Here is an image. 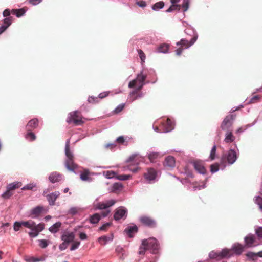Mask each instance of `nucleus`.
<instances>
[{
    "mask_svg": "<svg viewBox=\"0 0 262 262\" xmlns=\"http://www.w3.org/2000/svg\"><path fill=\"white\" fill-rule=\"evenodd\" d=\"M38 125V120L36 118H34L30 120L26 126V130L28 129H34L36 128Z\"/></svg>",
    "mask_w": 262,
    "mask_h": 262,
    "instance_id": "nucleus-23",
    "label": "nucleus"
},
{
    "mask_svg": "<svg viewBox=\"0 0 262 262\" xmlns=\"http://www.w3.org/2000/svg\"><path fill=\"white\" fill-rule=\"evenodd\" d=\"M123 186L120 182H116L113 183L108 188L109 192L117 193L121 191Z\"/></svg>",
    "mask_w": 262,
    "mask_h": 262,
    "instance_id": "nucleus-19",
    "label": "nucleus"
},
{
    "mask_svg": "<svg viewBox=\"0 0 262 262\" xmlns=\"http://www.w3.org/2000/svg\"><path fill=\"white\" fill-rule=\"evenodd\" d=\"M24 260L26 262H39L44 261L43 258H36L33 256H26L24 258Z\"/></svg>",
    "mask_w": 262,
    "mask_h": 262,
    "instance_id": "nucleus-34",
    "label": "nucleus"
},
{
    "mask_svg": "<svg viewBox=\"0 0 262 262\" xmlns=\"http://www.w3.org/2000/svg\"><path fill=\"white\" fill-rule=\"evenodd\" d=\"M138 53L139 56L140 57V58L142 62V63L144 62L145 58H146V56H145V55L143 51L142 50L140 49V50H138Z\"/></svg>",
    "mask_w": 262,
    "mask_h": 262,
    "instance_id": "nucleus-60",
    "label": "nucleus"
},
{
    "mask_svg": "<svg viewBox=\"0 0 262 262\" xmlns=\"http://www.w3.org/2000/svg\"><path fill=\"white\" fill-rule=\"evenodd\" d=\"M234 117L233 115H227L221 124V128L224 131L232 130Z\"/></svg>",
    "mask_w": 262,
    "mask_h": 262,
    "instance_id": "nucleus-5",
    "label": "nucleus"
},
{
    "mask_svg": "<svg viewBox=\"0 0 262 262\" xmlns=\"http://www.w3.org/2000/svg\"><path fill=\"white\" fill-rule=\"evenodd\" d=\"M77 111H75L69 114L67 119L68 123L73 122L76 125H80L83 122L81 119H77Z\"/></svg>",
    "mask_w": 262,
    "mask_h": 262,
    "instance_id": "nucleus-8",
    "label": "nucleus"
},
{
    "mask_svg": "<svg viewBox=\"0 0 262 262\" xmlns=\"http://www.w3.org/2000/svg\"><path fill=\"white\" fill-rule=\"evenodd\" d=\"M235 140V137L233 136L232 130L227 131L225 134L224 142L226 143H230Z\"/></svg>",
    "mask_w": 262,
    "mask_h": 262,
    "instance_id": "nucleus-26",
    "label": "nucleus"
},
{
    "mask_svg": "<svg viewBox=\"0 0 262 262\" xmlns=\"http://www.w3.org/2000/svg\"><path fill=\"white\" fill-rule=\"evenodd\" d=\"M210 259H217V258H220V252H216L214 251H211L208 255Z\"/></svg>",
    "mask_w": 262,
    "mask_h": 262,
    "instance_id": "nucleus-51",
    "label": "nucleus"
},
{
    "mask_svg": "<svg viewBox=\"0 0 262 262\" xmlns=\"http://www.w3.org/2000/svg\"><path fill=\"white\" fill-rule=\"evenodd\" d=\"M140 221L144 225L149 227H155L156 226V221L147 216H142L140 217Z\"/></svg>",
    "mask_w": 262,
    "mask_h": 262,
    "instance_id": "nucleus-14",
    "label": "nucleus"
},
{
    "mask_svg": "<svg viewBox=\"0 0 262 262\" xmlns=\"http://www.w3.org/2000/svg\"><path fill=\"white\" fill-rule=\"evenodd\" d=\"M244 247L245 248H249L256 247L258 245L256 243V238L254 234L252 233L248 234L244 237Z\"/></svg>",
    "mask_w": 262,
    "mask_h": 262,
    "instance_id": "nucleus-7",
    "label": "nucleus"
},
{
    "mask_svg": "<svg viewBox=\"0 0 262 262\" xmlns=\"http://www.w3.org/2000/svg\"><path fill=\"white\" fill-rule=\"evenodd\" d=\"M138 231V228L136 225L127 226L124 230V232L127 235V236L132 238L134 237V234Z\"/></svg>",
    "mask_w": 262,
    "mask_h": 262,
    "instance_id": "nucleus-17",
    "label": "nucleus"
},
{
    "mask_svg": "<svg viewBox=\"0 0 262 262\" xmlns=\"http://www.w3.org/2000/svg\"><path fill=\"white\" fill-rule=\"evenodd\" d=\"M245 247L238 243L232 245L231 248V251H233L236 255H240L244 251Z\"/></svg>",
    "mask_w": 262,
    "mask_h": 262,
    "instance_id": "nucleus-20",
    "label": "nucleus"
},
{
    "mask_svg": "<svg viewBox=\"0 0 262 262\" xmlns=\"http://www.w3.org/2000/svg\"><path fill=\"white\" fill-rule=\"evenodd\" d=\"M112 225L111 222H106L103 224L101 227L99 228V230L101 231H106L108 227Z\"/></svg>",
    "mask_w": 262,
    "mask_h": 262,
    "instance_id": "nucleus-61",
    "label": "nucleus"
},
{
    "mask_svg": "<svg viewBox=\"0 0 262 262\" xmlns=\"http://www.w3.org/2000/svg\"><path fill=\"white\" fill-rule=\"evenodd\" d=\"M182 7L184 8L183 12L187 11L189 7V2L188 0H184L182 4Z\"/></svg>",
    "mask_w": 262,
    "mask_h": 262,
    "instance_id": "nucleus-59",
    "label": "nucleus"
},
{
    "mask_svg": "<svg viewBox=\"0 0 262 262\" xmlns=\"http://www.w3.org/2000/svg\"><path fill=\"white\" fill-rule=\"evenodd\" d=\"M80 244V242L79 241H76L72 244L70 247L71 251H74L77 249Z\"/></svg>",
    "mask_w": 262,
    "mask_h": 262,
    "instance_id": "nucleus-62",
    "label": "nucleus"
},
{
    "mask_svg": "<svg viewBox=\"0 0 262 262\" xmlns=\"http://www.w3.org/2000/svg\"><path fill=\"white\" fill-rule=\"evenodd\" d=\"M258 122V118L255 119V120L253 121V123L250 124H248L247 125H245L243 126L239 127L236 131V134H240L246 130H247L248 128L251 127L253 126L257 122Z\"/></svg>",
    "mask_w": 262,
    "mask_h": 262,
    "instance_id": "nucleus-27",
    "label": "nucleus"
},
{
    "mask_svg": "<svg viewBox=\"0 0 262 262\" xmlns=\"http://www.w3.org/2000/svg\"><path fill=\"white\" fill-rule=\"evenodd\" d=\"M190 44V41H188V40L186 39H181L180 41L177 42L176 43V45L178 46L184 47L185 49H188L190 47H188Z\"/></svg>",
    "mask_w": 262,
    "mask_h": 262,
    "instance_id": "nucleus-37",
    "label": "nucleus"
},
{
    "mask_svg": "<svg viewBox=\"0 0 262 262\" xmlns=\"http://www.w3.org/2000/svg\"><path fill=\"white\" fill-rule=\"evenodd\" d=\"M246 256L247 258L251 260H254L257 257L256 253L253 252H248L246 254Z\"/></svg>",
    "mask_w": 262,
    "mask_h": 262,
    "instance_id": "nucleus-49",
    "label": "nucleus"
},
{
    "mask_svg": "<svg viewBox=\"0 0 262 262\" xmlns=\"http://www.w3.org/2000/svg\"><path fill=\"white\" fill-rule=\"evenodd\" d=\"M210 172L212 174H213L216 172H217L219 170V163H215L213 164H211L210 166Z\"/></svg>",
    "mask_w": 262,
    "mask_h": 262,
    "instance_id": "nucleus-46",
    "label": "nucleus"
},
{
    "mask_svg": "<svg viewBox=\"0 0 262 262\" xmlns=\"http://www.w3.org/2000/svg\"><path fill=\"white\" fill-rule=\"evenodd\" d=\"M26 9L25 8L20 9H13L11 10L12 13L14 14L17 17H20L25 15L26 12Z\"/></svg>",
    "mask_w": 262,
    "mask_h": 262,
    "instance_id": "nucleus-29",
    "label": "nucleus"
},
{
    "mask_svg": "<svg viewBox=\"0 0 262 262\" xmlns=\"http://www.w3.org/2000/svg\"><path fill=\"white\" fill-rule=\"evenodd\" d=\"M144 177L148 183H154L158 180V172L153 168H147V171L144 174Z\"/></svg>",
    "mask_w": 262,
    "mask_h": 262,
    "instance_id": "nucleus-4",
    "label": "nucleus"
},
{
    "mask_svg": "<svg viewBox=\"0 0 262 262\" xmlns=\"http://www.w3.org/2000/svg\"><path fill=\"white\" fill-rule=\"evenodd\" d=\"M21 224L22 226H24L30 229L35 224V222L32 221H21Z\"/></svg>",
    "mask_w": 262,
    "mask_h": 262,
    "instance_id": "nucleus-47",
    "label": "nucleus"
},
{
    "mask_svg": "<svg viewBox=\"0 0 262 262\" xmlns=\"http://www.w3.org/2000/svg\"><path fill=\"white\" fill-rule=\"evenodd\" d=\"M79 211L80 208L77 207H72L68 210V214L71 215H74L77 214Z\"/></svg>",
    "mask_w": 262,
    "mask_h": 262,
    "instance_id": "nucleus-44",
    "label": "nucleus"
},
{
    "mask_svg": "<svg viewBox=\"0 0 262 262\" xmlns=\"http://www.w3.org/2000/svg\"><path fill=\"white\" fill-rule=\"evenodd\" d=\"M131 177V176L129 174H121L116 176V179L121 181H124L128 180Z\"/></svg>",
    "mask_w": 262,
    "mask_h": 262,
    "instance_id": "nucleus-54",
    "label": "nucleus"
},
{
    "mask_svg": "<svg viewBox=\"0 0 262 262\" xmlns=\"http://www.w3.org/2000/svg\"><path fill=\"white\" fill-rule=\"evenodd\" d=\"M10 191L11 190H9L7 188L6 191L2 194V197L5 199H9L12 195V193H11Z\"/></svg>",
    "mask_w": 262,
    "mask_h": 262,
    "instance_id": "nucleus-56",
    "label": "nucleus"
},
{
    "mask_svg": "<svg viewBox=\"0 0 262 262\" xmlns=\"http://www.w3.org/2000/svg\"><path fill=\"white\" fill-rule=\"evenodd\" d=\"M60 193L58 191L51 192L47 195L46 198L50 206H54L57 199L60 195Z\"/></svg>",
    "mask_w": 262,
    "mask_h": 262,
    "instance_id": "nucleus-16",
    "label": "nucleus"
},
{
    "mask_svg": "<svg viewBox=\"0 0 262 262\" xmlns=\"http://www.w3.org/2000/svg\"><path fill=\"white\" fill-rule=\"evenodd\" d=\"M113 234L111 233L109 236L104 235L100 236L98 238V242L101 245H105L107 243L112 242L113 240Z\"/></svg>",
    "mask_w": 262,
    "mask_h": 262,
    "instance_id": "nucleus-22",
    "label": "nucleus"
},
{
    "mask_svg": "<svg viewBox=\"0 0 262 262\" xmlns=\"http://www.w3.org/2000/svg\"><path fill=\"white\" fill-rule=\"evenodd\" d=\"M98 198H97L96 199V201L94 202L93 204H94V209L95 210H104V209L107 210L105 202H102L96 203V201H98Z\"/></svg>",
    "mask_w": 262,
    "mask_h": 262,
    "instance_id": "nucleus-30",
    "label": "nucleus"
},
{
    "mask_svg": "<svg viewBox=\"0 0 262 262\" xmlns=\"http://www.w3.org/2000/svg\"><path fill=\"white\" fill-rule=\"evenodd\" d=\"M101 219V216L98 213H96L91 216L90 222L92 224H97Z\"/></svg>",
    "mask_w": 262,
    "mask_h": 262,
    "instance_id": "nucleus-33",
    "label": "nucleus"
},
{
    "mask_svg": "<svg viewBox=\"0 0 262 262\" xmlns=\"http://www.w3.org/2000/svg\"><path fill=\"white\" fill-rule=\"evenodd\" d=\"M190 163L193 166L194 169L199 174L204 175L206 173V169L202 164V163L198 161H193Z\"/></svg>",
    "mask_w": 262,
    "mask_h": 262,
    "instance_id": "nucleus-13",
    "label": "nucleus"
},
{
    "mask_svg": "<svg viewBox=\"0 0 262 262\" xmlns=\"http://www.w3.org/2000/svg\"><path fill=\"white\" fill-rule=\"evenodd\" d=\"M125 106L124 103H121L119 104L114 110V112L115 114H118L121 112Z\"/></svg>",
    "mask_w": 262,
    "mask_h": 262,
    "instance_id": "nucleus-57",
    "label": "nucleus"
},
{
    "mask_svg": "<svg viewBox=\"0 0 262 262\" xmlns=\"http://www.w3.org/2000/svg\"><path fill=\"white\" fill-rule=\"evenodd\" d=\"M238 156L234 149H230L224 153L221 158L220 164L222 166L221 169L224 170L227 166L233 164L238 159Z\"/></svg>",
    "mask_w": 262,
    "mask_h": 262,
    "instance_id": "nucleus-1",
    "label": "nucleus"
},
{
    "mask_svg": "<svg viewBox=\"0 0 262 262\" xmlns=\"http://www.w3.org/2000/svg\"><path fill=\"white\" fill-rule=\"evenodd\" d=\"M163 124L164 126L163 133H168L174 129V123L170 119L167 118L163 120Z\"/></svg>",
    "mask_w": 262,
    "mask_h": 262,
    "instance_id": "nucleus-12",
    "label": "nucleus"
},
{
    "mask_svg": "<svg viewBox=\"0 0 262 262\" xmlns=\"http://www.w3.org/2000/svg\"><path fill=\"white\" fill-rule=\"evenodd\" d=\"M43 210V207L40 206H37L33 208L31 211V215H33L34 216L32 218H35L38 216V215L42 212Z\"/></svg>",
    "mask_w": 262,
    "mask_h": 262,
    "instance_id": "nucleus-25",
    "label": "nucleus"
},
{
    "mask_svg": "<svg viewBox=\"0 0 262 262\" xmlns=\"http://www.w3.org/2000/svg\"><path fill=\"white\" fill-rule=\"evenodd\" d=\"M185 32L186 34L190 36H192L190 40V44L188 47L192 46L196 41L198 35L195 30L191 27H188L185 30Z\"/></svg>",
    "mask_w": 262,
    "mask_h": 262,
    "instance_id": "nucleus-10",
    "label": "nucleus"
},
{
    "mask_svg": "<svg viewBox=\"0 0 262 262\" xmlns=\"http://www.w3.org/2000/svg\"><path fill=\"white\" fill-rule=\"evenodd\" d=\"M21 183L18 182H14L9 184L7 188L10 190H13L20 186Z\"/></svg>",
    "mask_w": 262,
    "mask_h": 262,
    "instance_id": "nucleus-40",
    "label": "nucleus"
},
{
    "mask_svg": "<svg viewBox=\"0 0 262 262\" xmlns=\"http://www.w3.org/2000/svg\"><path fill=\"white\" fill-rule=\"evenodd\" d=\"M220 258H229L233 256V254L231 251V249L224 248L220 252Z\"/></svg>",
    "mask_w": 262,
    "mask_h": 262,
    "instance_id": "nucleus-24",
    "label": "nucleus"
},
{
    "mask_svg": "<svg viewBox=\"0 0 262 262\" xmlns=\"http://www.w3.org/2000/svg\"><path fill=\"white\" fill-rule=\"evenodd\" d=\"M216 151V146L215 145H214L211 149L209 157L211 161H213L215 159Z\"/></svg>",
    "mask_w": 262,
    "mask_h": 262,
    "instance_id": "nucleus-43",
    "label": "nucleus"
},
{
    "mask_svg": "<svg viewBox=\"0 0 262 262\" xmlns=\"http://www.w3.org/2000/svg\"><path fill=\"white\" fill-rule=\"evenodd\" d=\"M255 234L259 239H262V227H255Z\"/></svg>",
    "mask_w": 262,
    "mask_h": 262,
    "instance_id": "nucleus-50",
    "label": "nucleus"
},
{
    "mask_svg": "<svg viewBox=\"0 0 262 262\" xmlns=\"http://www.w3.org/2000/svg\"><path fill=\"white\" fill-rule=\"evenodd\" d=\"M146 77L147 75L146 74H143L142 70L140 73L138 74L135 79H134L129 82L128 83V87L129 88H134V86L136 85V83L138 82L145 83V80Z\"/></svg>",
    "mask_w": 262,
    "mask_h": 262,
    "instance_id": "nucleus-11",
    "label": "nucleus"
},
{
    "mask_svg": "<svg viewBox=\"0 0 262 262\" xmlns=\"http://www.w3.org/2000/svg\"><path fill=\"white\" fill-rule=\"evenodd\" d=\"M30 229L31 231L28 233V234L30 237L35 238L38 235L39 232L34 226L31 228Z\"/></svg>",
    "mask_w": 262,
    "mask_h": 262,
    "instance_id": "nucleus-42",
    "label": "nucleus"
},
{
    "mask_svg": "<svg viewBox=\"0 0 262 262\" xmlns=\"http://www.w3.org/2000/svg\"><path fill=\"white\" fill-rule=\"evenodd\" d=\"M144 96V94L142 92L137 93L135 95L132 96L128 95V99L130 102H133L134 101L142 98Z\"/></svg>",
    "mask_w": 262,
    "mask_h": 262,
    "instance_id": "nucleus-39",
    "label": "nucleus"
},
{
    "mask_svg": "<svg viewBox=\"0 0 262 262\" xmlns=\"http://www.w3.org/2000/svg\"><path fill=\"white\" fill-rule=\"evenodd\" d=\"M74 238L75 235L73 232L65 233L61 236V239L68 244L73 242Z\"/></svg>",
    "mask_w": 262,
    "mask_h": 262,
    "instance_id": "nucleus-21",
    "label": "nucleus"
},
{
    "mask_svg": "<svg viewBox=\"0 0 262 262\" xmlns=\"http://www.w3.org/2000/svg\"><path fill=\"white\" fill-rule=\"evenodd\" d=\"M164 6V3L163 1H159L154 4L151 8L154 11H158L162 9Z\"/></svg>",
    "mask_w": 262,
    "mask_h": 262,
    "instance_id": "nucleus-38",
    "label": "nucleus"
},
{
    "mask_svg": "<svg viewBox=\"0 0 262 262\" xmlns=\"http://www.w3.org/2000/svg\"><path fill=\"white\" fill-rule=\"evenodd\" d=\"M163 165L167 169H171L176 165L175 159L173 156H168L165 158Z\"/></svg>",
    "mask_w": 262,
    "mask_h": 262,
    "instance_id": "nucleus-15",
    "label": "nucleus"
},
{
    "mask_svg": "<svg viewBox=\"0 0 262 262\" xmlns=\"http://www.w3.org/2000/svg\"><path fill=\"white\" fill-rule=\"evenodd\" d=\"M145 84V83H136V85L134 86L135 87V89L129 93V96H132L136 94L139 91H140L142 89V88Z\"/></svg>",
    "mask_w": 262,
    "mask_h": 262,
    "instance_id": "nucleus-32",
    "label": "nucleus"
},
{
    "mask_svg": "<svg viewBox=\"0 0 262 262\" xmlns=\"http://www.w3.org/2000/svg\"><path fill=\"white\" fill-rule=\"evenodd\" d=\"M39 245L42 248H46L49 245V242L46 239H39Z\"/></svg>",
    "mask_w": 262,
    "mask_h": 262,
    "instance_id": "nucleus-55",
    "label": "nucleus"
},
{
    "mask_svg": "<svg viewBox=\"0 0 262 262\" xmlns=\"http://www.w3.org/2000/svg\"><path fill=\"white\" fill-rule=\"evenodd\" d=\"M104 202L105 204V206H106V209H107L108 208L114 205L117 202V200L115 199H111L109 200H107Z\"/></svg>",
    "mask_w": 262,
    "mask_h": 262,
    "instance_id": "nucleus-52",
    "label": "nucleus"
},
{
    "mask_svg": "<svg viewBox=\"0 0 262 262\" xmlns=\"http://www.w3.org/2000/svg\"><path fill=\"white\" fill-rule=\"evenodd\" d=\"M80 178L82 181L92 182L94 179L90 177V170L88 169H84L83 171L80 174Z\"/></svg>",
    "mask_w": 262,
    "mask_h": 262,
    "instance_id": "nucleus-18",
    "label": "nucleus"
},
{
    "mask_svg": "<svg viewBox=\"0 0 262 262\" xmlns=\"http://www.w3.org/2000/svg\"><path fill=\"white\" fill-rule=\"evenodd\" d=\"M11 13V10H10L9 9H6L3 12V15L6 18L8 17Z\"/></svg>",
    "mask_w": 262,
    "mask_h": 262,
    "instance_id": "nucleus-64",
    "label": "nucleus"
},
{
    "mask_svg": "<svg viewBox=\"0 0 262 262\" xmlns=\"http://www.w3.org/2000/svg\"><path fill=\"white\" fill-rule=\"evenodd\" d=\"M169 47V46L168 44H161L159 46L158 48V52L164 54L167 53L168 52Z\"/></svg>",
    "mask_w": 262,
    "mask_h": 262,
    "instance_id": "nucleus-35",
    "label": "nucleus"
},
{
    "mask_svg": "<svg viewBox=\"0 0 262 262\" xmlns=\"http://www.w3.org/2000/svg\"><path fill=\"white\" fill-rule=\"evenodd\" d=\"M36 184L34 183H29L24 186L21 189L23 190H33L35 187H36Z\"/></svg>",
    "mask_w": 262,
    "mask_h": 262,
    "instance_id": "nucleus-53",
    "label": "nucleus"
},
{
    "mask_svg": "<svg viewBox=\"0 0 262 262\" xmlns=\"http://www.w3.org/2000/svg\"><path fill=\"white\" fill-rule=\"evenodd\" d=\"M61 223L57 222L49 228V231L53 234L58 232L61 227Z\"/></svg>",
    "mask_w": 262,
    "mask_h": 262,
    "instance_id": "nucleus-28",
    "label": "nucleus"
},
{
    "mask_svg": "<svg viewBox=\"0 0 262 262\" xmlns=\"http://www.w3.org/2000/svg\"><path fill=\"white\" fill-rule=\"evenodd\" d=\"M33 226L38 230V231L40 232L42 231L45 228L44 224L43 223H39L37 225H36L35 223L33 225Z\"/></svg>",
    "mask_w": 262,
    "mask_h": 262,
    "instance_id": "nucleus-63",
    "label": "nucleus"
},
{
    "mask_svg": "<svg viewBox=\"0 0 262 262\" xmlns=\"http://www.w3.org/2000/svg\"><path fill=\"white\" fill-rule=\"evenodd\" d=\"M70 139L67 140L65 145V155L66 159L64 162V165L66 168L69 171L74 172L77 168V166L74 162V156L73 152L70 149Z\"/></svg>",
    "mask_w": 262,
    "mask_h": 262,
    "instance_id": "nucleus-2",
    "label": "nucleus"
},
{
    "mask_svg": "<svg viewBox=\"0 0 262 262\" xmlns=\"http://www.w3.org/2000/svg\"><path fill=\"white\" fill-rule=\"evenodd\" d=\"M128 210L124 206H120L115 210L114 219L119 221L121 219H126L127 216Z\"/></svg>",
    "mask_w": 262,
    "mask_h": 262,
    "instance_id": "nucleus-6",
    "label": "nucleus"
},
{
    "mask_svg": "<svg viewBox=\"0 0 262 262\" xmlns=\"http://www.w3.org/2000/svg\"><path fill=\"white\" fill-rule=\"evenodd\" d=\"M161 156L159 152L150 151L147 153L146 156L148 157L150 162H153L156 159L158 158Z\"/></svg>",
    "mask_w": 262,
    "mask_h": 262,
    "instance_id": "nucleus-31",
    "label": "nucleus"
},
{
    "mask_svg": "<svg viewBox=\"0 0 262 262\" xmlns=\"http://www.w3.org/2000/svg\"><path fill=\"white\" fill-rule=\"evenodd\" d=\"M142 245L147 247L148 250L154 254L158 253L159 245L155 238H150L142 241Z\"/></svg>",
    "mask_w": 262,
    "mask_h": 262,
    "instance_id": "nucleus-3",
    "label": "nucleus"
},
{
    "mask_svg": "<svg viewBox=\"0 0 262 262\" xmlns=\"http://www.w3.org/2000/svg\"><path fill=\"white\" fill-rule=\"evenodd\" d=\"M22 227V225L21 224V221H16L14 222L13 225L14 230L15 231H18L20 230V228Z\"/></svg>",
    "mask_w": 262,
    "mask_h": 262,
    "instance_id": "nucleus-58",
    "label": "nucleus"
},
{
    "mask_svg": "<svg viewBox=\"0 0 262 262\" xmlns=\"http://www.w3.org/2000/svg\"><path fill=\"white\" fill-rule=\"evenodd\" d=\"M27 132L25 136V138L30 141H34L36 138L35 134L32 132L30 129L27 130Z\"/></svg>",
    "mask_w": 262,
    "mask_h": 262,
    "instance_id": "nucleus-36",
    "label": "nucleus"
},
{
    "mask_svg": "<svg viewBox=\"0 0 262 262\" xmlns=\"http://www.w3.org/2000/svg\"><path fill=\"white\" fill-rule=\"evenodd\" d=\"M103 174L105 177L108 179H113L114 178H116V173L112 170L103 171Z\"/></svg>",
    "mask_w": 262,
    "mask_h": 262,
    "instance_id": "nucleus-41",
    "label": "nucleus"
},
{
    "mask_svg": "<svg viewBox=\"0 0 262 262\" xmlns=\"http://www.w3.org/2000/svg\"><path fill=\"white\" fill-rule=\"evenodd\" d=\"M254 201L258 206L260 211L262 212V197L256 196L254 198Z\"/></svg>",
    "mask_w": 262,
    "mask_h": 262,
    "instance_id": "nucleus-45",
    "label": "nucleus"
},
{
    "mask_svg": "<svg viewBox=\"0 0 262 262\" xmlns=\"http://www.w3.org/2000/svg\"><path fill=\"white\" fill-rule=\"evenodd\" d=\"M12 24V17H8L4 19L3 26L7 29Z\"/></svg>",
    "mask_w": 262,
    "mask_h": 262,
    "instance_id": "nucleus-48",
    "label": "nucleus"
},
{
    "mask_svg": "<svg viewBox=\"0 0 262 262\" xmlns=\"http://www.w3.org/2000/svg\"><path fill=\"white\" fill-rule=\"evenodd\" d=\"M64 177L63 174L57 171H54L50 173L48 176V179L52 184L60 182L64 180Z\"/></svg>",
    "mask_w": 262,
    "mask_h": 262,
    "instance_id": "nucleus-9",
    "label": "nucleus"
}]
</instances>
